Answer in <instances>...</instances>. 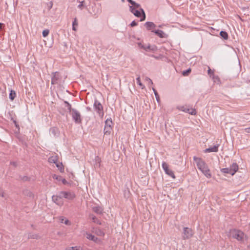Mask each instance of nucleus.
<instances>
[{
    "label": "nucleus",
    "mask_w": 250,
    "mask_h": 250,
    "mask_svg": "<svg viewBox=\"0 0 250 250\" xmlns=\"http://www.w3.org/2000/svg\"><path fill=\"white\" fill-rule=\"evenodd\" d=\"M230 236L238 241H242L244 240L245 234L240 230L232 229L230 231Z\"/></svg>",
    "instance_id": "1"
},
{
    "label": "nucleus",
    "mask_w": 250,
    "mask_h": 250,
    "mask_svg": "<svg viewBox=\"0 0 250 250\" xmlns=\"http://www.w3.org/2000/svg\"><path fill=\"white\" fill-rule=\"evenodd\" d=\"M193 160L196 163L198 168L200 169L201 172L208 167L207 164L201 158L194 156L193 157Z\"/></svg>",
    "instance_id": "2"
},
{
    "label": "nucleus",
    "mask_w": 250,
    "mask_h": 250,
    "mask_svg": "<svg viewBox=\"0 0 250 250\" xmlns=\"http://www.w3.org/2000/svg\"><path fill=\"white\" fill-rule=\"evenodd\" d=\"M94 108L100 117H103L104 114L103 106L101 103L97 99L95 100L94 103Z\"/></svg>",
    "instance_id": "3"
},
{
    "label": "nucleus",
    "mask_w": 250,
    "mask_h": 250,
    "mask_svg": "<svg viewBox=\"0 0 250 250\" xmlns=\"http://www.w3.org/2000/svg\"><path fill=\"white\" fill-rule=\"evenodd\" d=\"M70 114L75 123L79 124L82 123L81 114L77 110L73 109L72 111Z\"/></svg>",
    "instance_id": "4"
},
{
    "label": "nucleus",
    "mask_w": 250,
    "mask_h": 250,
    "mask_svg": "<svg viewBox=\"0 0 250 250\" xmlns=\"http://www.w3.org/2000/svg\"><path fill=\"white\" fill-rule=\"evenodd\" d=\"M177 108L181 111L188 113L189 114L195 115L196 114V111L194 108H190L187 105L179 106Z\"/></svg>",
    "instance_id": "5"
},
{
    "label": "nucleus",
    "mask_w": 250,
    "mask_h": 250,
    "mask_svg": "<svg viewBox=\"0 0 250 250\" xmlns=\"http://www.w3.org/2000/svg\"><path fill=\"white\" fill-rule=\"evenodd\" d=\"M193 235V230L188 228L184 227L183 229V233L182 237L183 239H188L191 238Z\"/></svg>",
    "instance_id": "6"
},
{
    "label": "nucleus",
    "mask_w": 250,
    "mask_h": 250,
    "mask_svg": "<svg viewBox=\"0 0 250 250\" xmlns=\"http://www.w3.org/2000/svg\"><path fill=\"white\" fill-rule=\"evenodd\" d=\"M61 196L67 200H72L74 199L75 197V194L73 191H61L60 192Z\"/></svg>",
    "instance_id": "7"
},
{
    "label": "nucleus",
    "mask_w": 250,
    "mask_h": 250,
    "mask_svg": "<svg viewBox=\"0 0 250 250\" xmlns=\"http://www.w3.org/2000/svg\"><path fill=\"white\" fill-rule=\"evenodd\" d=\"M162 167L165 171V173L168 175V176H170L171 177L173 178H175V176L174 175V174L173 172L171 170L169 169L168 165L167 164L166 162H163L162 163Z\"/></svg>",
    "instance_id": "8"
},
{
    "label": "nucleus",
    "mask_w": 250,
    "mask_h": 250,
    "mask_svg": "<svg viewBox=\"0 0 250 250\" xmlns=\"http://www.w3.org/2000/svg\"><path fill=\"white\" fill-rule=\"evenodd\" d=\"M52 199L58 206H62L63 204V199L61 196L60 192L58 195L52 196Z\"/></svg>",
    "instance_id": "9"
},
{
    "label": "nucleus",
    "mask_w": 250,
    "mask_h": 250,
    "mask_svg": "<svg viewBox=\"0 0 250 250\" xmlns=\"http://www.w3.org/2000/svg\"><path fill=\"white\" fill-rule=\"evenodd\" d=\"M131 6H133V7L135 8V9H139L141 11L142 16L141 17L140 21H145L146 19V14L143 9L141 7L140 4L134 1V3H133Z\"/></svg>",
    "instance_id": "10"
},
{
    "label": "nucleus",
    "mask_w": 250,
    "mask_h": 250,
    "mask_svg": "<svg viewBox=\"0 0 250 250\" xmlns=\"http://www.w3.org/2000/svg\"><path fill=\"white\" fill-rule=\"evenodd\" d=\"M53 76L51 78V84H56L59 83L61 76L58 72H54L52 74Z\"/></svg>",
    "instance_id": "11"
},
{
    "label": "nucleus",
    "mask_w": 250,
    "mask_h": 250,
    "mask_svg": "<svg viewBox=\"0 0 250 250\" xmlns=\"http://www.w3.org/2000/svg\"><path fill=\"white\" fill-rule=\"evenodd\" d=\"M138 45L140 48H143V49L146 51H148L150 50L154 51L156 50V46H151L149 44L147 45H144L142 44L141 42H139L138 43Z\"/></svg>",
    "instance_id": "12"
},
{
    "label": "nucleus",
    "mask_w": 250,
    "mask_h": 250,
    "mask_svg": "<svg viewBox=\"0 0 250 250\" xmlns=\"http://www.w3.org/2000/svg\"><path fill=\"white\" fill-rule=\"evenodd\" d=\"M129 10L137 17H141V14L142 15L141 11L139 9H135L133 6H129Z\"/></svg>",
    "instance_id": "13"
},
{
    "label": "nucleus",
    "mask_w": 250,
    "mask_h": 250,
    "mask_svg": "<svg viewBox=\"0 0 250 250\" xmlns=\"http://www.w3.org/2000/svg\"><path fill=\"white\" fill-rule=\"evenodd\" d=\"M219 145H216L212 147H209L204 150V152H217L218 151Z\"/></svg>",
    "instance_id": "14"
},
{
    "label": "nucleus",
    "mask_w": 250,
    "mask_h": 250,
    "mask_svg": "<svg viewBox=\"0 0 250 250\" xmlns=\"http://www.w3.org/2000/svg\"><path fill=\"white\" fill-rule=\"evenodd\" d=\"M152 32H154L155 34L158 36L160 38H163L167 37L166 34L162 30H156L155 31H152Z\"/></svg>",
    "instance_id": "15"
},
{
    "label": "nucleus",
    "mask_w": 250,
    "mask_h": 250,
    "mask_svg": "<svg viewBox=\"0 0 250 250\" xmlns=\"http://www.w3.org/2000/svg\"><path fill=\"white\" fill-rule=\"evenodd\" d=\"M145 26L147 30H150L151 28H154L156 25L153 22L150 21H147L145 23Z\"/></svg>",
    "instance_id": "16"
},
{
    "label": "nucleus",
    "mask_w": 250,
    "mask_h": 250,
    "mask_svg": "<svg viewBox=\"0 0 250 250\" xmlns=\"http://www.w3.org/2000/svg\"><path fill=\"white\" fill-rule=\"evenodd\" d=\"M92 210L95 213L99 214H102L103 211L102 208L100 206L94 207Z\"/></svg>",
    "instance_id": "17"
},
{
    "label": "nucleus",
    "mask_w": 250,
    "mask_h": 250,
    "mask_svg": "<svg viewBox=\"0 0 250 250\" xmlns=\"http://www.w3.org/2000/svg\"><path fill=\"white\" fill-rule=\"evenodd\" d=\"M230 168L232 171V173L234 174L238 169V166L236 163H234L231 165Z\"/></svg>",
    "instance_id": "18"
},
{
    "label": "nucleus",
    "mask_w": 250,
    "mask_h": 250,
    "mask_svg": "<svg viewBox=\"0 0 250 250\" xmlns=\"http://www.w3.org/2000/svg\"><path fill=\"white\" fill-rule=\"evenodd\" d=\"M202 172L204 174V175L208 178H210L211 177V174L210 173V170L208 167L205 169L204 171H202Z\"/></svg>",
    "instance_id": "19"
},
{
    "label": "nucleus",
    "mask_w": 250,
    "mask_h": 250,
    "mask_svg": "<svg viewBox=\"0 0 250 250\" xmlns=\"http://www.w3.org/2000/svg\"><path fill=\"white\" fill-rule=\"evenodd\" d=\"M86 238L89 240L93 241L94 242H96L98 240L97 237H95V236H94L93 235H92L90 233H87L86 234Z\"/></svg>",
    "instance_id": "20"
},
{
    "label": "nucleus",
    "mask_w": 250,
    "mask_h": 250,
    "mask_svg": "<svg viewBox=\"0 0 250 250\" xmlns=\"http://www.w3.org/2000/svg\"><path fill=\"white\" fill-rule=\"evenodd\" d=\"M221 171L223 173L230 174L231 175H234L230 168H224L221 169Z\"/></svg>",
    "instance_id": "21"
},
{
    "label": "nucleus",
    "mask_w": 250,
    "mask_h": 250,
    "mask_svg": "<svg viewBox=\"0 0 250 250\" xmlns=\"http://www.w3.org/2000/svg\"><path fill=\"white\" fill-rule=\"evenodd\" d=\"M89 217L92 220L93 222H94L95 223H96V224H99V225L101 224L100 221L97 218H96V217L95 216H94V215L90 214L89 215Z\"/></svg>",
    "instance_id": "22"
},
{
    "label": "nucleus",
    "mask_w": 250,
    "mask_h": 250,
    "mask_svg": "<svg viewBox=\"0 0 250 250\" xmlns=\"http://www.w3.org/2000/svg\"><path fill=\"white\" fill-rule=\"evenodd\" d=\"M60 220L62 223H64L66 225H70L71 224L70 221L68 219H65L63 217H61Z\"/></svg>",
    "instance_id": "23"
},
{
    "label": "nucleus",
    "mask_w": 250,
    "mask_h": 250,
    "mask_svg": "<svg viewBox=\"0 0 250 250\" xmlns=\"http://www.w3.org/2000/svg\"><path fill=\"white\" fill-rule=\"evenodd\" d=\"M16 96V93L15 92V91L13 90H11L10 92L9 93V99L11 101H13V100H14V99H15Z\"/></svg>",
    "instance_id": "24"
},
{
    "label": "nucleus",
    "mask_w": 250,
    "mask_h": 250,
    "mask_svg": "<svg viewBox=\"0 0 250 250\" xmlns=\"http://www.w3.org/2000/svg\"><path fill=\"white\" fill-rule=\"evenodd\" d=\"M220 35L224 40H227L228 39V34L226 31H221L220 32Z\"/></svg>",
    "instance_id": "25"
},
{
    "label": "nucleus",
    "mask_w": 250,
    "mask_h": 250,
    "mask_svg": "<svg viewBox=\"0 0 250 250\" xmlns=\"http://www.w3.org/2000/svg\"><path fill=\"white\" fill-rule=\"evenodd\" d=\"M78 22L77 21V18H75L74 20V21H73V23H72L73 30L76 31L77 30L76 27L78 26Z\"/></svg>",
    "instance_id": "26"
},
{
    "label": "nucleus",
    "mask_w": 250,
    "mask_h": 250,
    "mask_svg": "<svg viewBox=\"0 0 250 250\" xmlns=\"http://www.w3.org/2000/svg\"><path fill=\"white\" fill-rule=\"evenodd\" d=\"M112 125V121L111 118L107 119L105 122L104 126L111 127Z\"/></svg>",
    "instance_id": "27"
},
{
    "label": "nucleus",
    "mask_w": 250,
    "mask_h": 250,
    "mask_svg": "<svg viewBox=\"0 0 250 250\" xmlns=\"http://www.w3.org/2000/svg\"><path fill=\"white\" fill-rule=\"evenodd\" d=\"M64 103L66 104L65 107L67 108V110H68V112L69 113H70L72 111L73 108H71V105L70 104H69L67 101H64Z\"/></svg>",
    "instance_id": "28"
},
{
    "label": "nucleus",
    "mask_w": 250,
    "mask_h": 250,
    "mask_svg": "<svg viewBox=\"0 0 250 250\" xmlns=\"http://www.w3.org/2000/svg\"><path fill=\"white\" fill-rule=\"evenodd\" d=\"M111 129H112L111 127L104 126V134H105V135L110 134Z\"/></svg>",
    "instance_id": "29"
},
{
    "label": "nucleus",
    "mask_w": 250,
    "mask_h": 250,
    "mask_svg": "<svg viewBox=\"0 0 250 250\" xmlns=\"http://www.w3.org/2000/svg\"><path fill=\"white\" fill-rule=\"evenodd\" d=\"M152 90H153V91L154 92V95L155 96V97H156L157 101L158 102H159V101H160V97H159V94H158V92H157L156 90L154 88H152Z\"/></svg>",
    "instance_id": "30"
},
{
    "label": "nucleus",
    "mask_w": 250,
    "mask_h": 250,
    "mask_svg": "<svg viewBox=\"0 0 250 250\" xmlns=\"http://www.w3.org/2000/svg\"><path fill=\"white\" fill-rule=\"evenodd\" d=\"M211 79L213 80L215 83H219L220 79L218 76H216L214 74L211 77Z\"/></svg>",
    "instance_id": "31"
},
{
    "label": "nucleus",
    "mask_w": 250,
    "mask_h": 250,
    "mask_svg": "<svg viewBox=\"0 0 250 250\" xmlns=\"http://www.w3.org/2000/svg\"><path fill=\"white\" fill-rule=\"evenodd\" d=\"M191 72L190 68H189L185 71H183L182 74L184 76H187Z\"/></svg>",
    "instance_id": "32"
},
{
    "label": "nucleus",
    "mask_w": 250,
    "mask_h": 250,
    "mask_svg": "<svg viewBox=\"0 0 250 250\" xmlns=\"http://www.w3.org/2000/svg\"><path fill=\"white\" fill-rule=\"evenodd\" d=\"M136 81L138 84L141 86L142 87V88H144L145 87V86L141 82L140 77L139 76L138 78H137Z\"/></svg>",
    "instance_id": "33"
},
{
    "label": "nucleus",
    "mask_w": 250,
    "mask_h": 250,
    "mask_svg": "<svg viewBox=\"0 0 250 250\" xmlns=\"http://www.w3.org/2000/svg\"><path fill=\"white\" fill-rule=\"evenodd\" d=\"M208 74L210 78L214 74V70H211L209 67H208Z\"/></svg>",
    "instance_id": "34"
},
{
    "label": "nucleus",
    "mask_w": 250,
    "mask_h": 250,
    "mask_svg": "<svg viewBox=\"0 0 250 250\" xmlns=\"http://www.w3.org/2000/svg\"><path fill=\"white\" fill-rule=\"evenodd\" d=\"M49 33V30H47V29L44 30L43 31V32H42V36H43V37H47Z\"/></svg>",
    "instance_id": "35"
},
{
    "label": "nucleus",
    "mask_w": 250,
    "mask_h": 250,
    "mask_svg": "<svg viewBox=\"0 0 250 250\" xmlns=\"http://www.w3.org/2000/svg\"><path fill=\"white\" fill-rule=\"evenodd\" d=\"M38 237V235L34 234H29L28 235V238H32V239H37Z\"/></svg>",
    "instance_id": "36"
},
{
    "label": "nucleus",
    "mask_w": 250,
    "mask_h": 250,
    "mask_svg": "<svg viewBox=\"0 0 250 250\" xmlns=\"http://www.w3.org/2000/svg\"><path fill=\"white\" fill-rule=\"evenodd\" d=\"M78 248L77 247H71L66 248L65 250H78Z\"/></svg>",
    "instance_id": "37"
},
{
    "label": "nucleus",
    "mask_w": 250,
    "mask_h": 250,
    "mask_svg": "<svg viewBox=\"0 0 250 250\" xmlns=\"http://www.w3.org/2000/svg\"><path fill=\"white\" fill-rule=\"evenodd\" d=\"M25 194H26L27 196H29L30 197H33V194L30 191L27 190L25 192Z\"/></svg>",
    "instance_id": "38"
},
{
    "label": "nucleus",
    "mask_w": 250,
    "mask_h": 250,
    "mask_svg": "<svg viewBox=\"0 0 250 250\" xmlns=\"http://www.w3.org/2000/svg\"><path fill=\"white\" fill-rule=\"evenodd\" d=\"M58 130L56 128L53 127L51 129V132L54 135H56V132Z\"/></svg>",
    "instance_id": "39"
},
{
    "label": "nucleus",
    "mask_w": 250,
    "mask_h": 250,
    "mask_svg": "<svg viewBox=\"0 0 250 250\" xmlns=\"http://www.w3.org/2000/svg\"><path fill=\"white\" fill-rule=\"evenodd\" d=\"M83 3L84 1L80 2V4L78 6V7L81 9H82L83 7L84 6Z\"/></svg>",
    "instance_id": "40"
},
{
    "label": "nucleus",
    "mask_w": 250,
    "mask_h": 250,
    "mask_svg": "<svg viewBox=\"0 0 250 250\" xmlns=\"http://www.w3.org/2000/svg\"><path fill=\"white\" fill-rule=\"evenodd\" d=\"M145 80L147 81V82H148L149 83H150V84H153V82H152V80L150 78H149L148 77H146L145 78Z\"/></svg>",
    "instance_id": "41"
},
{
    "label": "nucleus",
    "mask_w": 250,
    "mask_h": 250,
    "mask_svg": "<svg viewBox=\"0 0 250 250\" xmlns=\"http://www.w3.org/2000/svg\"><path fill=\"white\" fill-rule=\"evenodd\" d=\"M137 25V23L135 21H132L130 23V26L131 27H134L135 26H136Z\"/></svg>",
    "instance_id": "42"
},
{
    "label": "nucleus",
    "mask_w": 250,
    "mask_h": 250,
    "mask_svg": "<svg viewBox=\"0 0 250 250\" xmlns=\"http://www.w3.org/2000/svg\"><path fill=\"white\" fill-rule=\"evenodd\" d=\"M244 130L246 132L250 133V127L245 128Z\"/></svg>",
    "instance_id": "43"
},
{
    "label": "nucleus",
    "mask_w": 250,
    "mask_h": 250,
    "mask_svg": "<svg viewBox=\"0 0 250 250\" xmlns=\"http://www.w3.org/2000/svg\"><path fill=\"white\" fill-rule=\"evenodd\" d=\"M62 183L64 184V185H67L68 184V183L67 182V181L65 179H63L62 180Z\"/></svg>",
    "instance_id": "44"
},
{
    "label": "nucleus",
    "mask_w": 250,
    "mask_h": 250,
    "mask_svg": "<svg viewBox=\"0 0 250 250\" xmlns=\"http://www.w3.org/2000/svg\"><path fill=\"white\" fill-rule=\"evenodd\" d=\"M10 164L14 167H17V163L15 162H11Z\"/></svg>",
    "instance_id": "45"
},
{
    "label": "nucleus",
    "mask_w": 250,
    "mask_h": 250,
    "mask_svg": "<svg viewBox=\"0 0 250 250\" xmlns=\"http://www.w3.org/2000/svg\"><path fill=\"white\" fill-rule=\"evenodd\" d=\"M98 235H101V236H103V235H104V233L103 231H102L101 230H99Z\"/></svg>",
    "instance_id": "46"
},
{
    "label": "nucleus",
    "mask_w": 250,
    "mask_h": 250,
    "mask_svg": "<svg viewBox=\"0 0 250 250\" xmlns=\"http://www.w3.org/2000/svg\"><path fill=\"white\" fill-rule=\"evenodd\" d=\"M0 196H1L2 197H4V192H2V191H0Z\"/></svg>",
    "instance_id": "47"
},
{
    "label": "nucleus",
    "mask_w": 250,
    "mask_h": 250,
    "mask_svg": "<svg viewBox=\"0 0 250 250\" xmlns=\"http://www.w3.org/2000/svg\"><path fill=\"white\" fill-rule=\"evenodd\" d=\"M127 1L130 3L131 5H132L133 3H134V1L132 0H127Z\"/></svg>",
    "instance_id": "48"
},
{
    "label": "nucleus",
    "mask_w": 250,
    "mask_h": 250,
    "mask_svg": "<svg viewBox=\"0 0 250 250\" xmlns=\"http://www.w3.org/2000/svg\"><path fill=\"white\" fill-rule=\"evenodd\" d=\"M53 178L55 179H58V176L55 174L53 176Z\"/></svg>",
    "instance_id": "49"
},
{
    "label": "nucleus",
    "mask_w": 250,
    "mask_h": 250,
    "mask_svg": "<svg viewBox=\"0 0 250 250\" xmlns=\"http://www.w3.org/2000/svg\"><path fill=\"white\" fill-rule=\"evenodd\" d=\"M53 5V3L52 2H50L49 8H51Z\"/></svg>",
    "instance_id": "50"
},
{
    "label": "nucleus",
    "mask_w": 250,
    "mask_h": 250,
    "mask_svg": "<svg viewBox=\"0 0 250 250\" xmlns=\"http://www.w3.org/2000/svg\"><path fill=\"white\" fill-rule=\"evenodd\" d=\"M3 24L2 23H0V29H1L3 27Z\"/></svg>",
    "instance_id": "51"
},
{
    "label": "nucleus",
    "mask_w": 250,
    "mask_h": 250,
    "mask_svg": "<svg viewBox=\"0 0 250 250\" xmlns=\"http://www.w3.org/2000/svg\"><path fill=\"white\" fill-rule=\"evenodd\" d=\"M27 179H28L27 177L25 176V177H23V180L26 181V180H27Z\"/></svg>",
    "instance_id": "52"
},
{
    "label": "nucleus",
    "mask_w": 250,
    "mask_h": 250,
    "mask_svg": "<svg viewBox=\"0 0 250 250\" xmlns=\"http://www.w3.org/2000/svg\"><path fill=\"white\" fill-rule=\"evenodd\" d=\"M14 123H15V124L16 126L17 127H19V126H18V125H17L16 121H14Z\"/></svg>",
    "instance_id": "53"
},
{
    "label": "nucleus",
    "mask_w": 250,
    "mask_h": 250,
    "mask_svg": "<svg viewBox=\"0 0 250 250\" xmlns=\"http://www.w3.org/2000/svg\"><path fill=\"white\" fill-rule=\"evenodd\" d=\"M248 248L250 249V244L248 246Z\"/></svg>",
    "instance_id": "54"
},
{
    "label": "nucleus",
    "mask_w": 250,
    "mask_h": 250,
    "mask_svg": "<svg viewBox=\"0 0 250 250\" xmlns=\"http://www.w3.org/2000/svg\"><path fill=\"white\" fill-rule=\"evenodd\" d=\"M56 166L58 167H59V165L58 164H56Z\"/></svg>",
    "instance_id": "55"
},
{
    "label": "nucleus",
    "mask_w": 250,
    "mask_h": 250,
    "mask_svg": "<svg viewBox=\"0 0 250 250\" xmlns=\"http://www.w3.org/2000/svg\"><path fill=\"white\" fill-rule=\"evenodd\" d=\"M49 160L50 162H51V159L50 158H49Z\"/></svg>",
    "instance_id": "56"
},
{
    "label": "nucleus",
    "mask_w": 250,
    "mask_h": 250,
    "mask_svg": "<svg viewBox=\"0 0 250 250\" xmlns=\"http://www.w3.org/2000/svg\"><path fill=\"white\" fill-rule=\"evenodd\" d=\"M87 109H90V108H89V107H87Z\"/></svg>",
    "instance_id": "57"
}]
</instances>
